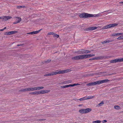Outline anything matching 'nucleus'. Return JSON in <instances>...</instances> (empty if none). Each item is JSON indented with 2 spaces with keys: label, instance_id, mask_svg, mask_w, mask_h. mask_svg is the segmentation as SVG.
Segmentation results:
<instances>
[{
  "label": "nucleus",
  "instance_id": "35",
  "mask_svg": "<svg viewBox=\"0 0 123 123\" xmlns=\"http://www.w3.org/2000/svg\"><path fill=\"white\" fill-rule=\"evenodd\" d=\"M70 69H68L66 70H64V73H67L68 72H69L70 71Z\"/></svg>",
  "mask_w": 123,
  "mask_h": 123
},
{
  "label": "nucleus",
  "instance_id": "1",
  "mask_svg": "<svg viewBox=\"0 0 123 123\" xmlns=\"http://www.w3.org/2000/svg\"><path fill=\"white\" fill-rule=\"evenodd\" d=\"M109 81V80L108 79L103 80H99L94 82H93L90 83L86 84V85H98L100 84H101L103 83H105Z\"/></svg>",
  "mask_w": 123,
  "mask_h": 123
},
{
  "label": "nucleus",
  "instance_id": "42",
  "mask_svg": "<svg viewBox=\"0 0 123 123\" xmlns=\"http://www.w3.org/2000/svg\"><path fill=\"white\" fill-rule=\"evenodd\" d=\"M107 122V121L106 120H103V121H102V122L103 123H105V122Z\"/></svg>",
  "mask_w": 123,
  "mask_h": 123
},
{
  "label": "nucleus",
  "instance_id": "28",
  "mask_svg": "<svg viewBox=\"0 0 123 123\" xmlns=\"http://www.w3.org/2000/svg\"><path fill=\"white\" fill-rule=\"evenodd\" d=\"M95 97V96H89L87 97V99H89L91 98H94Z\"/></svg>",
  "mask_w": 123,
  "mask_h": 123
},
{
  "label": "nucleus",
  "instance_id": "33",
  "mask_svg": "<svg viewBox=\"0 0 123 123\" xmlns=\"http://www.w3.org/2000/svg\"><path fill=\"white\" fill-rule=\"evenodd\" d=\"M116 36H119L120 35H123V33H116Z\"/></svg>",
  "mask_w": 123,
  "mask_h": 123
},
{
  "label": "nucleus",
  "instance_id": "7",
  "mask_svg": "<svg viewBox=\"0 0 123 123\" xmlns=\"http://www.w3.org/2000/svg\"><path fill=\"white\" fill-rule=\"evenodd\" d=\"M17 31H12L8 32H6L4 34L5 35H12L16 33L17 32Z\"/></svg>",
  "mask_w": 123,
  "mask_h": 123
},
{
  "label": "nucleus",
  "instance_id": "18",
  "mask_svg": "<svg viewBox=\"0 0 123 123\" xmlns=\"http://www.w3.org/2000/svg\"><path fill=\"white\" fill-rule=\"evenodd\" d=\"M75 85H66L65 86H64L61 87L63 88H64L66 87H69L70 86H73Z\"/></svg>",
  "mask_w": 123,
  "mask_h": 123
},
{
  "label": "nucleus",
  "instance_id": "40",
  "mask_svg": "<svg viewBox=\"0 0 123 123\" xmlns=\"http://www.w3.org/2000/svg\"><path fill=\"white\" fill-rule=\"evenodd\" d=\"M21 8H25L26 7V6H21Z\"/></svg>",
  "mask_w": 123,
  "mask_h": 123
},
{
  "label": "nucleus",
  "instance_id": "13",
  "mask_svg": "<svg viewBox=\"0 0 123 123\" xmlns=\"http://www.w3.org/2000/svg\"><path fill=\"white\" fill-rule=\"evenodd\" d=\"M72 81L71 80H68L67 81H65L62 82L61 83V84H68L71 82Z\"/></svg>",
  "mask_w": 123,
  "mask_h": 123
},
{
  "label": "nucleus",
  "instance_id": "5",
  "mask_svg": "<svg viewBox=\"0 0 123 123\" xmlns=\"http://www.w3.org/2000/svg\"><path fill=\"white\" fill-rule=\"evenodd\" d=\"M97 27H91L85 29H84V31H90L95 30L97 29Z\"/></svg>",
  "mask_w": 123,
  "mask_h": 123
},
{
  "label": "nucleus",
  "instance_id": "11",
  "mask_svg": "<svg viewBox=\"0 0 123 123\" xmlns=\"http://www.w3.org/2000/svg\"><path fill=\"white\" fill-rule=\"evenodd\" d=\"M50 90H42L39 91V94H43L45 93H47L49 92Z\"/></svg>",
  "mask_w": 123,
  "mask_h": 123
},
{
  "label": "nucleus",
  "instance_id": "36",
  "mask_svg": "<svg viewBox=\"0 0 123 123\" xmlns=\"http://www.w3.org/2000/svg\"><path fill=\"white\" fill-rule=\"evenodd\" d=\"M110 62L111 63H116L115 62V59L111 60Z\"/></svg>",
  "mask_w": 123,
  "mask_h": 123
},
{
  "label": "nucleus",
  "instance_id": "8",
  "mask_svg": "<svg viewBox=\"0 0 123 123\" xmlns=\"http://www.w3.org/2000/svg\"><path fill=\"white\" fill-rule=\"evenodd\" d=\"M86 58V54L77 56V60L84 59Z\"/></svg>",
  "mask_w": 123,
  "mask_h": 123
},
{
  "label": "nucleus",
  "instance_id": "9",
  "mask_svg": "<svg viewBox=\"0 0 123 123\" xmlns=\"http://www.w3.org/2000/svg\"><path fill=\"white\" fill-rule=\"evenodd\" d=\"M57 74V72H55L48 74H47L44 75L45 76H52L54 75H56Z\"/></svg>",
  "mask_w": 123,
  "mask_h": 123
},
{
  "label": "nucleus",
  "instance_id": "17",
  "mask_svg": "<svg viewBox=\"0 0 123 123\" xmlns=\"http://www.w3.org/2000/svg\"><path fill=\"white\" fill-rule=\"evenodd\" d=\"M77 53H80V54H85L84 50L83 49L79 50L78 51H77Z\"/></svg>",
  "mask_w": 123,
  "mask_h": 123
},
{
  "label": "nucleus",
  "instance_id": "41",
  "mask_svg": "<svg viewBox=\"0 0 123 123\" xmlns=\"http://www.w3.org/2000/svg\"><path fill=\"white\" fill-rule=\"evenodd\" d=\"M17 8L18 9H19L21 8V6H17Z\"/></svg>",
  "mask_w": 123,
  "mask_h": 123
},
{
  "label": "nucleus",
  "instance_id": "37",
  "mask_svg": "<svg viewBox=\"0 0 123 123\" xmlns=\"http://www.w3.org/2000/svg\"><path fill=\"white\" fill-rule=\"evenodd\" d=\"M54 33H53V32H49V33H48V35H54Z\"/></svg>",
  "mask_w": 123,
  "mask_h": 123
},
{
  "label": "nucleus",
  "instance_id": "12",
  "mask_svg": "<svg viewBox=\"0 0 123 123\" xmlns=\"http://www.w3.org/2000/svg\"><path fill=\"white\" fill-rule=\"evenodd\" d=\"M21 20V18L19 17H17L16 19V21L14 22L13 24H16L20 22Z\"/></svg>",
  "mask_w": 123,
  "mask_h": 123
},
{
  "label": "nucleus",
  "instance_id": "26",
  "mask_svg": "<svg viewBox=\"0 0 123 123\" xmlns=\"http://www.w3.org/2000/svg\"><path fill=\"white\" fill-rule=\"evenodd\" d=\"M101 121L99 120H97L92 122V123H100Z\"/></svg>",
  "mask_w": 123,
  "mask_h": 123
},
{
  "label": "nucleus",
  "instance_id": "47",
  "mask_svg": "<svg viewBox=\"0 0 123 123\" xmlns=\"http://www.w3.org/2000/svg\"><path fill=\"white\" fill-rule=\"evenodd\" d=\"M4 30H3V29H1L0 30V31H3Z\"/></svg>",
  "mask_w": 123,
  "mask_h": 123
},
{
  "label": "nucleus",
  "instance_id": "19",
  "mask_svg": "<svg viewBox=\"0 0 123 123\" xmlns=\"http://www.w3.org/2000/svg\"><path fill=\"white\" fill-rule=\"evenodd\" d=\"M86 58L94 56L95 55L86 54Z\"/></svg>",
  "mask_w": 123,
  "mask_h": 123
},
{
  "label": "nucleus",
  "instance_id": "46",
  "mask_svg": "<svg viewBox=\"0 0 123 123\" xmlns=\"http://www.w3.org/2000/svg\"><path fill=\"white\" fill-rule=\"evenodd\" d=\"M23 44H20V45H18L17 46H21V45H23Z\"/></svg>",
  "mask_w": 123,
  "mask_h": 123
},
{
  "label": "nucleus",
  "instance_id": "53",
  "mask_svg": "<svg viewBox=\"0 0 123 123\" xmlns=\"http://www.w3.org/2000/svg\"><path fill=\"white\" fill-rule=\"evenodd\" d=\"M77 85H80V84L77 83Z\"/></svg>",
  "mask_w": 123,
  "mask_h": 123
},
{
  "label": "nucleus",
  "instance_id": "24",
  "mask_svg": "<svg viewBox=\"0 0 123 123\" xmlns=\"http://www.w3.org/2000/svg\"><path fill=\"white\" fill-rule=\"evenodd\" d=\"M30 90V91H33L34 90H35V87H30L29 88Z\"/></svg>",
  "mask_w": 123,
  "mask_h": 123
},
{
  "label": "nucleus",
  "instance_id": "44",
  "mask_svg": "<svg viewBox=\"0 0 123 123\" xmlns=\"http://www.w3.org/2000/svg\"><path fill=\"white\" fill-rule=\"evenodd\" d=\"M29 89H30L29 88H27V91H30Z\"/></svg>",
  "mask_w": 123,
  "mask_h": 123
},
{
  "label": "nucleus",
  "instance_id": "38",
  "mask_svg": "<svg viewBox=\"0 0 123 123\" xmlns=\"http://www.w3.org/2000/svg\"><path fill=\"white\" fill-rule=\"evenodd\" d=\"M104 104L103 102V101H102L99 104V106H101L102 105H103Z\"/></svg>",
  "mask_w": 123,
  "mask_h": 123
},
{
  "label": "nucleus",
  "instance_id": "55",
  "mask_svg": "<svg viewBox=\"0 0 123 123\" xmlns=\"http://www.w3.org/2000/svg\"><path fill=\"white\" fill-rule=\"evenodd\" d=\"M89 76H90V75H89Z\"/></svg>",
  "mask_w": 123,
  "mask_h": 123
},
{
  "label": "nucleus",
  "instance_id": "22",
  "mask_svg": "<svg viewBox=\"0 0 123 123\" xmlns=\"http://www.w3.org/2000/svg\"><path fill=\"white\" fill-rule=\"evenodd\" d=\"M114 108L115 109L117 110H119L120 109V107L118 106L115 105L114 106Z\"/></svg>",
  "mask_w": 123,
  "mask_h": 123
},
{
  "label": "nucleus",
  "instance_id": "49",
  "mask_svg": "<svg viewBox=\"0 0 123 123\" xmlns=\"http://www.w3.org/2000/svg\"><path fill=\"white\" fill-rule=\"evenodd\" d=\"M0 19H3V18L0 17Z\"/></svg>",
  "mask_w": 123,
  "mask_h": 123
},
{
  "label": "nucleus",
  "instance_id": "4",
  "mask_svg": "<svg viewBox=\"0 0 123 123\" xmlns=\"http://www.w3.org/2000/svg\"><path fill=\"white\" fill-rule=\"evenodd\" d=\"M118 25V24L117 23H114L110 24L108 25L104 26L103 27V28L105 29H107V28L116 26H117Z\"/></svg>",
  "mask_w": 123,
  "mask_h": 123
},
{
  "label": "nucleus",
  "instance_id": "25",
  "mask_svg": "<svg viewBox=\"0 0 123 123\" xmlns=\"http://www.w3.org/2000/svg\"><path fill=\"white\" fill-rule=\"evenodd\" d=\"M19 91L20 92L27 91V88L24 89H23L20 90Z\"/></svg>",
  "mask_w": 123,
  "mask_h": 123
},
{
  "label": "nucleus",
  "instance_id": "52",
  "mask_svg": "<svg viewBox=\"0 0 123 123\" xmlns=\"http://www.w3.org/2000/svg\"><path fill=\"white\" fill-rule=\"evenodd\" d=\"M121 3H123V2H121Z\"/></svg>",
  "mask_w": 123,
  "mask_h": 123
},
{
  "label": "nucleus",
  "instance_id": "27",
  "mask_svg": "<svg viewBox=\"0 0 123 123\" xmlns=\"http://www.w3.org/2000/svg\"><path fill=\"white\" fill-rule=\"evenodd\" d=\"M113 41V40H108L105 41V43H109L110 42H111Z\"/></svg>",
  "mask_w": 123,
  "mask_h": 123
},
{
  "label": "nucleus",
  "instance_id": "20",
  "mask_svg": "<svg viewBox=\"0 0 123 123\" xmlns=\"http://www.w3.org/2000/svg\"><path fill=\"white\" fill-rule=\"evenodd\" d=\"M87 97H85L83 98H81L79 99H77V102L78 101V100H79L80 101H82L83 100H86L87 99Z\"/></svg>",
  "mask_w": 123,
  "mask_h": 123
},
{
  "label": "nucleus",
  "instance_id": "21",
  "mask_svg": "<svg viewBox=\"0 0 123 123\" xmlns=\"http://www.w3.org/2000/svg\"><path fill=\"white\" fill-rule=\"evenodd\" d=\"M35 90H39L41 89H42L44 88V87L43 86H39L35 87Z\"/></svg>",
  "mask_w": 123,
  "mask_h": 123
},
{
  "label": "nucleus",
  "instance_id": "23",
  "mask_svg": "<svg viewBox=\"0 0 123 123\" xmlns=\"http://www.w3.org/2000/svg\"><path fill=\"white\" fill-rule=\"evenodd\" d=\"M65 73H64V70H61L60 71H59L57 73L58 74H63Z\"/></svg>",
  "mask_w": 123,
  "mask_h": 123
},
{
  "label": "nucleus",
  "instance_id": "39",
  "mask_svg": "<svg viewBox=\"0 0 123 123\" xmlns=\"http://www.w3.org/2000/svg\"><path fill=\"white\" fill-rule=\"evenodd\" d=\"M94 17H98L100 15V14H95L94 15Z\"/></svg>",
  "mask_w": 123,
  "mask_h": 123
},
{
  "label": "nucleus",
  "instance_id": "54",
  "mask_svg": "<svg viewBox=\"0 0 123 123\" xmlns=\"http://www.w3.org/2000/svg\"><path fill=\"white\" fill-rule=\"evenodd\" d=\"M87 86H91V85H87Z\"/></svg>",
  "mask_w": 123,
  "mask_h": 123
},
{
  "label": "nucleus",
  "instance_id": "51",
  "mask_svg": "<svg viewBox=\"0 0 123 123\" xmlns=\"http://www.w3.org/2000/svg\"><path fill=\"white\" fill-rule=\"evenodd\" d=\"M81 105H79V106H81Z\"/></svg>",
  "mask_w": 123,
  "mask_h": 123
},
{
  "label": "nucleus",
  "instance_id": "2",
  "mask_svg": "<svg viewBox=\"0 0 123 123\" xmlns=\"http://www.w3.org/2000/svg\"><path fill=\"white\" fill-rule=\"evenodd\" d=\"M79 16L82 18H86L93 16V15L87 13H82L79 15Z\"/></svg>",
  "mask_w": 123,
  "mask_h": 123
},
{
  "label": "nucleus",
  "instance_id": "32",
  "mask_svg": "<svg viewBox=\"0 0 123 123\" xmlns=\"http://www.w3.org/2000/svg\"><path fill=\"white\" fill-rule=\"evenodd\" d=\"M51 61V60L50 59H48L46 61H44V63H48L50 62Z\"/></svg>",
  "mask_w": 123,
  "mask_h": 123
},
{
  "label": "nucleus",
  "instance_id": "29",
  "mask_svg": "<svg viewBox=\"0 0 123 123\" xmlns=\"http://www.w3.org/2000/svg\"><path fill=\"white\" fill-rule=\"evenodd\" d=\"M85 53L87 54L90 53V50H84Z\"/></svg>",
  "mask_w": 123,
  "mask_h": 123
},
{
  "label": "nucleus",
  "instance_id": "15",
  "mask_svg": "<svg viewBox=\"0 0 123 123\" xmlns=\"http://www.w3.org/2000/svg\"><path fill=\"white\" fill-rule=\"evenodd\" d=\"M115 62H119L123 61V58L115 59Z\"/></svg>",
  "mask_w": 123,
  "mask_h": 123
},
{
  "label": "nucleus",
  "instance_id": "48",
  "mask_svg": "<svg viewBox=\"0 0 123 123\" xmlns=\"http://www.w3.org/2000/svg\"><path fill=\"white\" fill-rule=\"evenodd\" d=\"M6 27H5L4 28L3 30H4L5 29H6Z\"/></svg>",
  "mask_w": 123,
  "mask_h": 123
},
{
  "label": "nucleus",
  "instance_id": "45",
  "mask_svg": "<svg viewBox=\"0 0 123 123\" xmlns=\"http://www.w3.org/2000/svg\"><path fill=\"white\" fill-rule=\"evenodd\" d=\"M101 43L102 44H104L105 43V41H103L101 42Z\"/></svg>",
  "mask_w": 123,
  "mask_h": 123
},
{
  "label": "nucleus",
  "instance_id": "16",
  "mask_svg": "<svg viewBox=\"0 0 123 123\" xmlns=\"http://www.w3.org/2000/svg\"><path fill=\"white\" fill-rule=\"evenodd\" d=\"M31 95H38L39 94V91H36L32 92H31L29 93Z\"/></svg>",
  "mask_w": 123,
  "mask_h": 123
},
{
  "label": "nucleus",
  "instance_id": "50",
  "mask_svg": "<svg viewBox=\"0 0 123 123\" xmlns=\"http://www.w3.org/2000/svg\"><path fill=\"white\" fill-rule=\"evenodd\" d=\"M72 85H77V84H73Z\"/></svg>",
  "mask_w": 123,
  "mask_h": 123
},
{
  "label": "nucleus",
  "instance_id": "6",
  "mask_svg": "<svg viewBox=\"0 0 123 123\" xmlns=\"http://www.w3.org/2000/svg\"><path fill=\"white\" fill-rule=\"evenodd\" d=\"M105 57L104 56H100L97 57H94L92 59H89V60H99L105 58Z\"/></svg>",
  "mask_w": 123,
  "mask_h": 123
},
{
  "label": "nucleus",
  "instance_id": "31",
  "mask_svg": "<svg viewBox=\"0 0 123 123\" xmlns=\"http://www.w3.org/2000/svg\"><path fill=\"white\" fill-rule=\"evenodd\" d=\"M54 37H56L57 38H58L59 37V35L57 34H56L54 33V35H53Z\"/></svg>",
  "mask_w": 123,
  "mask_h": 123
},
{
  "label": "nucleus",
  "instance_id": "14",
  "mask_svg": "<svg viewBox=\"0 0 123 123\" xmlns=\"http://www.w3.org/2000/svg\"><path fill=\"white\" fill-rule=\"evenodd\" d=\"M12 18L11 16H3V19L5 21L9 19H11Z\"/></svg>",
  "mask_w": 123,
  "mask_h": 123
},
{
  "label": "nucleus",
  "instance_id": "10",
  "mask_svg": "<svg viewBox=\"0 0 123 123\" xmlns=\"http://www.w3.org/2000/svg\"><path fill=\"white\" fill-rule=\"evenodd\" d=\"M42 30V29H41L37 31H33L31 32L28 33H27V34L31 35L37 34L39 33Z\"/></svg>",
  "mask_w": 123,
  "mask_h": 123
},
{
  "label": "nucleus",
  "instance_id": "30",
  "mask_svg": "<svg viewBox=\"0 0 123 123\" xmlns=\"http://www.w3.org/2000/svg\"><path fill=\"white\" fill-rule=\"evenodd\" d=\"M117 39L118 40H121L123 39V36H121L118 37Z\"/></svg>",
  "mask_w": 123,
  "mask_h": 123
},
{
  "label": "nucleus",
  "instance_id": "3",
  "mask_svg": "<svg viewBox=\"0 0 123 123\" xmlns=\"http://www.w3.org/2000/svg\"><path fill=\"white\" fill-rule=\"evenodd\" d=\"M92 111L91 108H87L86 109H81L79 110V111L81 113L85 114L90 112Z\"/></svg>",
  "mask_w": 123,
  "mask_h": 123
},
{
  "label": "nucleus",
  "instance_id": "43",
  "mask_svg": "<svg viewBox=\"0 0 123 123\" xmlns=\"http://www.w3.org/2000/svg\"><path fill=\"white\" fill-rule=\"evenodd\" d=\"M112 36L113 37L116 36V34H112Z\"/></svg>",
  "mask_w": 123,
  "mask_h": 123
},
{
  "label": "nucleus",
  "instance_id": "34",
  "mask_svg": "<svg viewBox=\"0 0 123 123\" xmlns=\"http://www.w3.org/2000/svg\"><path fill=\"white\" fill-rule=\"evenodd\" d=\"M72 59L73 60H77V56H76L74 57H72Z\"/></svg>",
  "mask_w": 123,
  "mask_h": 123
}]
</instances>
